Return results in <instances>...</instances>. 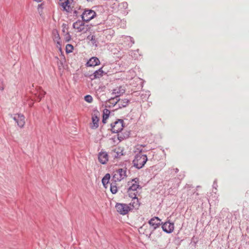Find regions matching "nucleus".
Listing matches in <instances>:
<instances>
[{"label":"nucleus","instance_id":"nucleus-1","mask_svg":"<svg viewBox=\"0 0 249 249\" xmlns=\"http://www.w3.org/2000/svg\"><path fill=\"white\" fill-rule=\"evenodd\" d=\"M129 187L127 193L130 197H135L138 194L137 189L139 188L140 185L138 182V179L136 178L128 182Z\"/></svg>","mask_w":249,"mask_h":249},{"label":"nucleus","instance_id":"nucleus-2","mask_svg":"<svg viewBox=\"0 0 249 249\" xmlns=\"http://www.w3.org/2000/svg\"><path fill=\"white\" fill-rule=\"evenodd\" d=\"M147 160V156L143 154H137L133 160L134 166L138 169L142 168Z\"/></svg>","mask_w":249,"mask_h":249},{"label":"nucleus","instance_id":"nucleus-3","mask_svg":"<svg viewBox=\"0 0 249 249\" xmlns=\"http://www.w3.org/2000/svg\"><path fill=\"white\" fill-rule=\"evenodd\" d=\"M115 208L116 211L122 215H125L132 210L131 207L124 203H117L115 205Z\"/></svg>","mask_w":249,"mask_h":249},{"label":"nucleus","instance_id":"nucleus-4","mask_svg":"<svg viewBox=\"0 0 249 249\" xmlns=\"http://www.w3.org/2000/svg\"><path fill=\"white\" fill-rule=\"evenodd\" d=\"M127 177L126 169H119L115 171L113 176V180L116 181H120Z\"/></svg>","mask_w":249,"mask_h":249},{"label":"nucleus","instance_id":"nucleus-5","mask_svg":"<svg viewBox=\"0 0 249 249\" xmlns=\"http://www.w3.org/2000/svg\"><path fill=\"white\" fill-rule=\"evenodd\" d=\"M124 122L122 120H118L111 124V130L113 133H118L124 128Z\"/></svg>","mask_w":249,"mask_h":249},{"label":"nucleus","instance_id":"nucleus-6","mask_svg":"<svg viewBox=\"0 0 249 249\" xmlns=\"http://www.w3.org/2000/svg\"><path fill=\"white\" fill-rule=\"evenodd\" d=\"M96 14L92 10H85L82 15V18L83 21L89 22L93 18Z\"/></svg>","mask_w":249,"mask_h":249},{"label":"nucleus","instance_id":"nucleus-7","mask_svg":"<svg viewBox=\"0 0 249 249\" xmlns=\"http://www.w3.org/2000/svg\"><path fill=\"white\" fill-rule=\"evenodd\" d=\"M100 113L98 111H94L92 115V123L90 124V127L92 129H95L99 126Z\"/></svg>","mask_w":249,"mask_h":249},{"label":"nucleus","instance_id":"nucleus-8","mask_svg":"<svg viewBox=\"0 0 249 249\" xmlns=\"http://www.w3.org/2000/svg\"><path fill=\"white\" fill-rule=\"evenodd\" d=\"M59 4L61 7H62L63 10H65L67 12H70L72 11L73 7L72 2H71L69 0H59Z\"/></svg>","mask_w":249,"mask_h":249},{"label":"nucleus","instance_id":"nucleus-9","mask_svg":"<svg viewBox=\"0 0 249 249\" xmlns=\"http://www.w3.org/2000/svg\"><path fill=\"white\" fill-rule=\"evenodd\" d=\"M14 120L17 122V124L20 127H23L25 124V117L22 114L15 115Z\"/></svg>","mask_w":249,"mask_h":249},{"label":"nucleus","instance_id":"nucleus-10","mask_svg":"<svg viewBox=\"0 0 249 249\" xmlns=\"http://www.w3.org/2000/svg\"><path fill=\"white\" fill-rule=\"evenodd\" d=\"M161 220L158 217L152 218L148 222L149 224L153 227V229H156L160 225Z\"/></svg>","mask_w":249,"mask_h":249},{"label":"nucleus","instance_id":"nucleus-11","mask_svg":"<svg viewBox=\"0 0 249 249\" xmlns=\"http://www.w3.org/2000/svg\"><path fill=\"white\" fill-rule=\"evenodd\" d=\"M162 228L164 231L171 233L174 229V225L173 223L166 222L162 225Z\"/></svg>","mask_w":249,"mask_h":249},{"label":"nucleus","instance_id":"nucleus-12","mask_svg":"<svg viewBox=\"0 0 249 249\" xmlns=\"http://www.w3.org/2000/svg\"><path fill=\"white\" fill-rule=\"evenodd\" d=\"M73 27L77 32H82L84 29V23L83 20H78L73 24Z\"/></svg>","mask_w":249,"mask_h":249},{"label":"nucleus","instance_id":"nucleus-13","mask_svg":"<svg viewBox=\"0 0 249 249\" xmlns=\"http://www.w3.org/2000/svg\"><path fill=\"white\" fill-rule=\"evenodd\" d=\"M98 160L102 164H106L108 160V155L106 152H101L98 155Z\"/></svg>","mask_w":249,"mask_h":249},{"label":"nucleus","instance_id":"nucleus-14","mask_svg":"<svg viewBox=\"0 0 249 249\" xmlns=\"http://www.w3.org/2000/svg\"><path fill=\"white\" fill-rule=\"evenodd\" d=\"M112 153L114 158H119L124 155V150L122 147H117L113 150Z\"/></svg>","mask_w":249,"mask_h":249},{"label":"nucleus","instance_id":"nucleus-15","mask_svg":"<svg viewBox=\"0 0 249 249\" xmlns=\"http://www.w3.org/2000/svg\"><path fill=\"white\" fill-rule=\"evenodd\" d=\"M132 198L131 202L129 203V206L131 207L132 210L133 209H138L140 203L139 202L138 198L135 196V197H131Z\"/></svg>","mask_w":249,"mask_h":249},{"label":"nucleus","instance_id":"nucleus-16","mask_svg":"<svg viewBox=\"0 0 249 249\" xmlns=\"http://www.w3.org/2000/svg\"><path fill=\"white\" fill-rule=\"evenodd\" d=\"M125 92V89L124 87L120 86L115 88L112 90V94L115 96L118 97Z\"/></svg>","mask_w":249,"mask_h":249},{"label":"nucleus","instance_id":"nucleus-17","mask_svg":"<svg viewBox=\"0 0 249 249\" xmlns=\"http://www.w3.org/2000/svg\"><path fill=\"white\" fill-rule=\"evenodd\" d=\"M100 63V60L96 57H93L91 58L87 62L88 66L94 67L99 65Z\"/></svg>","mask_w":249,"mask_h":249},{"label":"nucleus","instance_id":"nucleus-18","mask_svg":"<svg viewBox=\"0 0 249 249\" xmlns=\"http://www.w3.org/2000/svg\"><path fill=\"white\" fill-rule=\"evenodd\" d=\"M139 232L145 235L146 236H149L151 233L150 229L145 225H143L140 228Z\"/></svg>","mask_w":249,"mask_h":249},{"label":"nucleus","instance_id":"nucleus-19","mask_svg":"<svg viewBox=\"0 0 249 249\" xmlns=\"http://www.w3.org/2000/svg\"><path fill=\"white\" fill-rule=\"evenodd\" d=\"M104 73V71L102 70V68H101L94 72L93 75H91V76H93V77L91 78V79L93 80L100 78L103 76Z\"/></svg>","mask_w":249,"mask_h":249},{"label":"nucleus","instance_id":"nucleus-20","mask_svg":"<svg viewBox=\"0 0 249 249\" xmlns=\"http://www.w3.org/2000/svg\"><path fill=\"white\" fill-rule=\"evenodd\" d=\"M53 41L56 43V47L61 51V39L58 34H55L53 36Z\"/></svg>","mask_w":249,"mask_h":249},{"label":"nucleus","instance_id":"nucleus-21","mask_svg":"<svg viewBox=\"0 0 249 249\" xmlns=\"http://www.w3.org/2000/svg\"><path fill=\"white\" fill-rule=\"evenodd\" d=\"M143 147L142 145L138 144L136 145L133 149V152L135 154V155L137 154H143L142 151Z\"/></svg>","mask_w":249,"mask_h":249},{"label":"nucleus","instance_id":"nucleus-22","mask_svg":"<svg viewBox=\"0 0 249 249\" xmlns=\"http://www.w3.org/2000/svg\"><path fill=\"white\" fill-rule=\"evenodd\" d=\"M110 113V111L107 109H104L103 111V123H106V120L108 118L109 114Z\"/></svg>","mask_w":249,"mask_h":249},{"label":"nucleus","instance_id":"nucleus-23","mask_svg":"<svg viewBox=\"0 0 249 249\" xmlns=\"http://www.w3.org/2000/svg\"><path fill=\"white\" fill-rule=\"evenodd\" d=\"M129 102V100L127 99H124L123 100H118L116 103L118 104L119 106H122L123 107H126Z\"/></svg>","mask_w":249,"mask_h":249},{"label":"nucleus","instance_id":"nucleus-24","mask_svg":"<svg viewBox=\"0 0 249 249\" xmlns=\"http://www.w3.org/2000/svg\"><path fill=\"white\" fill-rule=\"evenodd\" d=\"M110 176L109 174H107L102 179V183L104 187L107 188L106 185L108 183Z\"/></svg>","mask_w":249,"mask_h":249},{"label":"nucleus","instance_id":"nucleus-25","mask_svg":"<svg viewBox=\"0 0 249 249\" xmlns=\"http://www.w3.org/2000/svg\"><path fill=\"white\" fill-rule=\"evenodd\" d=\"M73 50V47L71 44H67L66 46V52L67 53L72 52Z\"/></svg>","mask_w":249,"mask_h":249},{"label":"nucleus","instance_id":"nucleus-26","mask_svg":"<svg viewBox=\"0 0 249 249\" xmlns=\"http://www.w3.org/2000/svg\"><path fill=\"white\" fill-rule=\"evenodd\" d=\"M88 38L91 41L92 44L93 45L95 44V46H97V44H96L97 41L95 39V36H89Z\"/></svg>","mask_w":249,"mask_h":249},{"label":"nucleus","instance_id":"nucleus-27","mask_svg":"<svg viewBox=\"0 0 249 249\" xmlns=\"http://www.w3.org/2000/svg\"><path fill=\"white\" fill-rule=\"evenodd\" d=\"M84 99L86 102L89 103H91L93 101V98L92 96L90 95H87L85 96Z\"/></svg>","mask_w":249,"mask_h":249},{"label":"nucleus","instance_id":"nucleus-28","mask_svg":"<svg viewBox=\"0 0 249 249\" xmlns=\"http://www.w3.org/2000/svg\"><path fill=\"white\" fill-rule=\"evenodd\" d=\"M112 139L113 140V141H114V142L115 143L117 142L116 140H117V141H118V142H121V139H120V138H119V137L118 135L114 136V137H113Z\"/></svg>","mask_w":249,"mask_h":249},{"label":"nucleus","instance_id":"nucleus-29","mask_svg":"<svg viewBox=\"0 0 249 249\" xmlns=\"http://www.w3.org/2000/svg\"><path fill=\"white\" fill-rule=\"evenodd\" d=\"M110 191L113 194H115L117 192V189L116 186H111Z\"/></svg>","mask_w":249,"mask_h":249},{"label":"nucleus","instance_id":"nucleus-30","mask_svg":"<svg viewBox=\"0 0 249 249\" xmlns=\"http://www.w3.org/2000/svg\"><path fill=\"white\" fill-rule=\"evenodd\" d=\"M40 94L43 96L45 94V92L42 91L40 92Z\"/></svg>","mask_w":249,"mask_h":249},{"label":"nucleus","instance_id":"nucleus-31","mask_svg":"<svg viewBox=\"0 0 249 249\" xmlns=\"http://www.w3.org/2000/svg\"><path fill=\"white\" fill-rule=\"evenodd\" d=\"M70 37H69V38H67L66 39V41H69L70 40Z\"/></svg>","mask_w":249,"mask_h":249},{"label":"nucleus","instance_id":"nucleus-32","mask_svg":"<svg viewBox=\"0 0 249 249\" xmlns=\"http://www.w3.org/2000/svg\"><path fill=\"white\" fill-rule=\"evenodd\" d=\"M178 170L177 168H176V172H178Z\"/></svg>","mask_w":249,"mask_h":249},{"label":"nucleus","instance_id":"nucleus-33","mask_svg":"<svg viewBox=\"0 0 249 249\" xmlns=\"http://www.w3.org/2000/svg\"><path fill=\"white\" fill-rule=\"evenodd\" d=\"M41 97H40L39 101H40L41 100Z\"/></svg>","mask_w":249,"mask_h":249}]
</instances>
